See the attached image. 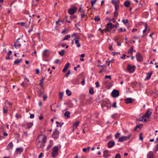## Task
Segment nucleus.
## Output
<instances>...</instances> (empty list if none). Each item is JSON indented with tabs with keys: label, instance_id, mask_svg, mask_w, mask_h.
I'll return each instance as SVG.
<instances>
[{
	"label": "nucleus",
	"instance_id": "1",
	"mask_svg": "<svg viewBox=\"0 0 158 158\" xmlns=\"http://www.w3.org/2000/svg\"><path fill=\"white\" fill-rule=\"evenodd\" d=\"M46 141V137L44 135L40 134L38 135L36 140L37 147L39 148H43L45 145Z\"/></svg>",
	"mask_w": 158,
	"mask_h": 158
},
{
	"label": "nucleus",
	"instance_id": "2",
	"mask_svg": "<svg viewBox=\"0 0 158 158\" xmlns=\"http://www.w3.org/2000/svg\"><path fill=\"white\" fill-rule=\"evenodd\" d=\"M132 135L131 134H130L127 136H123L119 137L118 139V141L123 142L124 141L129 139Z\"/></svg>",
	"mask_w": 158,
	"mask_h": 158
},
{
	"label": "nucleus",
	"instance_id": "3",
	"mask_svg": "<svg viewBox=\"0 0 158 158\" xmlns=\"http://www.w3.org/2000/svg\"><path fill=\"white\" fill-rule=\"evenodd\" d=\"M151 114V111L148 110L145 114L142 116V118L144 120V122H147V119L149 118L150 115Z\"/></svg>",
	"mask_w": 158,
	"mask_h": 158
},
{
	"label": "nucleus",
	"instance_id": "4",
	"mask_svg": "<svg viewBox=\"0 0 158 158\" xmlns=\"http://www.w3.org/2000/svg\"><path fill=\"white\" fill-rule=\"evenodd\" d=\"M135 66L133 65L128 64L127 66V70L130 73H132L134 72L135 70Z\"/></svg>",
	"mask_w": 158,
	"mask_h": 158
},
{
	"label": "nucleus",
	"instance_id": "5",
	"mask_svg": "<svg viewBox=\"0 0 158 158\" xmlns=\"http://www.w3.org/2000/svg\"><path fill=\"white\" fill-rule=\"evenodd\" d=\"M77 8L76 7L70 8L68 10V13L71 15H73L76 12Z\"/></svg>",
	"mask_w": 158,
	"mask_h": 158
},
{
	"label": "nucleus",
	"instance_id": "6",
	"mask_svg": "<svg viewBox=\"0 0 158 158\" xmlns=\"http://www.w3.org/2000/svg\"><path fill=\"white\" fill-rule=\"evenodd\" d=\"M119 95V91L116 90L114 89L112 92V96L114 98H116Z\"/></svg>",
	"mask_w": 158,
	"mask_h": 158
},
{
	"label": "nucleus",
	"instance_id": "7",
	"mask_svg": "<svg viewBox=\"0 0 158 158\" xmlns=\"http://www.w3.org/2000/svg\"><path fill=\"white\" fill-rule=\"evenodd\" d=\"M113 27V24L111 23H109L107 24L106 30L107 31H110Z\"/></svg>",
	"mask_w": 158,
	"mask_h": 158
},
{
	"label": "nucleus",
	"instance_id": "8",
	"mask_svg": "<svg viewBox=\"0 0 158 158\" xmlns=\"http://www.w3.org/2000/svg\"><path fill=\"white\" fill-rule=\"evenodd\" d=\"M136 58L138 62H141L143 60V57L142 56L139 52H137L136 54Z\"/></svg>",
	"mask_w": 158,
	"mask_h": 158
},
{
	"label": "nucleus",
	"instance_id": "9",
	"mask_svg": "<svg viewBox=\"0 0 158 158\" xmlns=\"http://www.w3.org/2000/svg\"><path fill=\"white\" fill-rule=\"evenodd\" d=\"M59 134V131L57 129H55L53 133L52 136L55 139H57L58 137Z\"/></svg>",
	"mask_w": 158,
	"mask_h": 158
},
{
	"label": "nucleus",
	"instance_id": "10",
	"mask_svg": "<svg viewBox=\"0 0 158 158\" xmlns=\"http://www.w3.org/2000/svg\"><path fill=\"white\" fill-rule=\"evenodd\" d=\"M114 145L115 142L113 140L110 141L107 143V146L109 148L113 147Z\"/></svg>",
	"mask_w": 158,
	"mask_h": 158
},
{
	"label": "nucleus",
	"instance_id": "11",
	"mask_svg": "<svg viewBox=\"0 0 158 158\" xmlns=\"http://www.w3.org/2000/svg\"><path fill=\"white\" fill-rule=\"evenodd\" d=\"M48 50L47 49H45L43 52L42 53V55L44 57H47L48 56Z\"/></svg>",
	"mask_w": 158,
	"mask_h": 158
},
{
	"label": "nucleus",
	"instance_id": "12",
	"mask_svg": "<svg viewBox=\"0 0 158 158\" xmlns=\"http://www.w3.org/2000/svg\"><path fill=\"white\" fill-rule=\"evenodd\" d=\"M147 158H154V154L152 151L149 152L147 155Z\"/></svg>",
	"mask_w": 158,
	"mask_h": 158
},
{
	"label": "nucleus",
	"instance_id": "13",
	"mask_svg": "<svg viewBox=\"0 0 158 158\" xmlns=\"http://www.w3.org/2000/svg\"><path fill=\"white\" fill-rule=\"evenodd\" d=\"M124 100L127 104L132 103L133 101V100L131 98H127Z\"/></svg>",
	"mask_w": 158,
	"mask_h": 158
},
{
	"label": "nucleus",
	"instance_id": "14",
	"mask_svg": "<svg viewBox=\"0 0 158 158\" xmlns=\"http://www.w3.org/2000/svg\"><path fill=\"white\" fill-rule=\"evenodd\" d=\"M152 71L149 72L147 73L146 77L145 79V80H147L149 79L150 78V77L152 75Z\"/></svg>",
	"mask_w": 158,
	"mask_h": 158
},
{
	"label": "nucleus",
	"instance_id": "15",
	"mask_svg": "<svg viewBox=\"0 0 158 158\" xmlns=\"http://www.w3.org/2000/svg\"><path fill=\"white\" fill-rule=\"evenodd\" d=\"M70 65V64L69 63H68L66 64L63 70V72H65L67 70Z\"/></svg>",
	"mask_w": 158,
	"mask_h": 158
},
{
	"label": "nucleus",
	"instance_id": "16",
	"mask_svg": "<svg viewBox=\"0 0 158 158\" xmlns=\"http://www.w3.org/2000/svg\"><path fill=\"white\" fill-rule=\"evenodd\" d=\"M109 151L107 150H105L103 152V156L105 158H107L109 157V155L108 154Z\"/></svg>",
	"mask_w": 158,
	"mask_h": 158
},
{
	"label": "nucleus",
	"instance_id": "17",
	"mask_svg": "<svg viewBox=\"0 0 158 158\" xmlns=\"http://www.w3.org/2000/svg\"><path fill=\"white\" fill-rule=\"evenodd\" d=\"M13 145L12 142H10L9 144H8L7 148L8 150H9L10 149H12L13 148Z\"/></svg>",
	"mask_w": 158,
	"mask_h": 158
},
{
	"label": "nucleus",
	"instance_id": "18",
	"mask_svg": "<svg viewBox=\"0 0 158 158\" xmlns=\"http://www.w3.org/2000/svg\"><path fill=\"white\" fill-rule=\"evenodd\" d=\"M70 113L69 111H66L64 113V115L67 118H70Z\"/></svg>",
	"mask_w": 158,
	"mask_h": 158
},
{
	"label": "nucleus",
	"instance_id": "19",
	"mask_svg": "<svg viewBox=\"0 0 158 158\" xmlns=\"http://www.w3.org/2000/svg\"><path fill=\"white\" fill-rule=\"evenodd\" d=\"M23 60L22 59H17L14 62V64L15 65L17 64L20 63Z\"/></svg>",
	"mask_w": 158,
	"mask_h": 158
},
{
	"label": "nucleus",
	"instance_id": "20",
	"mask_svg": "<svg viewBox=\"0 0 158 158\" xmlns=\"http://www.w3.org/2000/svg\"><path fill=\"white\" fill-rule=\"evenodd\" d=\"M74 40H75V44L77 45V47H80V44L79 43V41L78 40L76 39V38H75L74 39Z\"/></svg>",
	"mask_w": 158,
	"mask_h": 158
},
{
	"label": "nucleus",
	"instance_id": "21",
	"mask_svg": "<svg viewBox=\"0 0 158 158\" xmlns=\"http://www.w3.org/2000/svg\"><path fill=\"white\" fill-rule=\"evenodd\" d=\"M52 150H53V151H52L53 152H54L58 153V152L59 150V148H58V147L57 146H54L52 148Z\"/></svg>",
	"mask_w": 158,
	"mask_h": 158
},
{
	"label": "nucleus",
	"instance_id": "22",
	"mask_svg": "<svg viewBox=\"0 0 158 158\" xmlns=\"http://www.w3.org/2000/svg\"><path fill=\"white\" fill-rule=\"evenodd\" d=\"M112 3L114 6L118 5L119 2V0L116 1L115 0H112Z\"/></svg>",
	"mask_w": 158,
	"mask_h": 158
},
{
	"label": "nucleus",
	"instance_id": "23",
	"mask_svg": "<svg viewBox=\"0 0 158 158\" xmlns=\"http://www.w3.org/2000/svg\"><path fill=\"white\" fill-rule=\"evenodd\" d=\"M23 151V149L22 148H17L16 149V152L17 153H20Z\"/></svg>",
	"mask_w": 158,
	"mask_h": 158
},
{
	"label": "nucleus",
	"instance_id": "24",
	"mask_svg": "<svg viewBox=\"0 0 158 158\" xmlns=\"http://www.w3.org/2000/svg\"><path fill=\"white\" fill-rule=\"evenodd\" d=\"M130 2L129 1H126L124 3V5L126 7H128L130 5Z\"/></svg>",
	"mask_w": 158,
	"mask_h": 158
},
{
	"label": "nucleus",
	"instance_id": "25",
	"mask_svg": "<svg viewBox=\"0 0 158 158\" xmlns=\"http://www.w3.org/2000/svg\"><path fill=\"white\" fill-rule=\"evenodd\" d=\"M79 124V121H78L74 123L73 125V127L74 128H76Z\"/></svg>",
	"mask_w": 158,
	"mask_h": 158
},
{
	"label": "nucleus",
	"instance_id": "26",
	"mask_svg": "<svg viewBox=\"0 0 158 158\" xmlns=\"http://www.w3.org/2000/svg\"><path fill=\"white\" fill-rule=\"evenodd\" d=\"M133 48L134 46H132L129 49V50L128 51V53H130L131 54H132L133 52Z\"/></svg>",
	"mask_w": 158,
	"mask_h": 158
},
{
	"label": "nucleus",
	"instance_id": "27",
	"mask_svg": "<svg viewBox=\"0 0 158 158\" xmlns=\"http://www.w3.org/2000/svg\"><path fill=\"white\" fill-rule=\"evenodd\" d=\"M33 125V124L32 123H27V129H29Z\"/></svg>",
	"mask_w": 158,
	"mask_h": 158
},
{
	"label": "nucleus",
	"instance_id": "28",
	"mask_svg": "<svg viewBox=\"0 0 158 158\" xmlns=\"http://www.w3.org/2000/svg\"><path fill=\"white\" fill-rule=\"evenodd\" d=\"M44 90L42 89L40 90L38 93V96L39 97H41L44 94Z\"/></svg>",
	"mask_w": 158,
	"mask_h": 158
},
{
	"label": "nucleus",
	"instance_id": "29",
	"mask_svg": "<svg viewBox=\"0 0 158 158\" xmlns=\"http://www.w3.org/2000/svg\"><path fill=\"white\" fill-rule=\"evenodd\" d=\"M91 118L92 119L94 120L95 119V118H96L97 117L98 115L96 114H92V115H91Z\"/></svg>",
	"mask_w": 158,
	"mask_h": 158
},
{
	"label": "nucleus",
	"instance_id": "30",
	"mask_svg": "<svg viewBox=\"0 0 158 158\" xmlns=\"http://www.w3.org/2000/svg\"><path fill=\"white\" fill-rule=\"evenodd\" d=\"M58 153L54 152H52V157L55 158L56 157V156L58 155Z\"/></svg>",
	"mask_w": 158,
	"mask_h": 158
},
{
	"label": "nucleus",
	"instance_id": "31",
	"mask_svg": "<svg viewBox=\"0 0 158 158\" xmlns=\"http://www.w3.org/2000/svg\"><path fill=\"white\" fill-rule=\"evenodd\" d=\"M67 105L69 107H73V103L71 102H69L67 103Z\"/></svg>",
	"mask_w": 158,
	"mask_h": 158
},
{
	"label": "nucleus",
	"instance_id": "32",
	"mask_svg": "<svg viewBox=\"0 0 158 158\" xmlns=\"http://www.w3.org/2000/svg\"><path fill=\"white\" fill-rule=\"evenodd\" d=\"M148 24L147 23H145L144 24L145 29L143 31V32L145 33L147 31V29L148 28Z\"/></svg>",
	"mask_w": 158,
	"mask_h": 158
},
{
	"label": "nucleus",
	"instance_id": "33",
	"mask_svg": "<svg viewBox=\"0 0 158 158\" xmlns=\"http://www.w3.org/2000/svg\"><path fill=\"white\" fill-rule=\"evenodd\" d=\"M66 92L68 96H70L71 95V93L70 91L68 89H67L66 90Z\"/></svg>",
	"mask_w": 158,
	"mask_h": 158
},
{
	"label": "nucleus",
	"instance_id": "34",
	"mask_svg": "<svg viewBox=\"0 0 158 158\" xmlns=\"http://www.w3.org/2000/svg\"><path fill=\"white\" fill-rule=\"evenodd\" d=\"M65 50H62L61 51L59 52V54L61 56H63L64 54Z\"/></svg>",
	"mask_w": 158,
	"mask_h": 158
},
{
	"label": "nucleus",
	"instance_id": "35",
	"mask_svg": "<svg viewBox=\"0 0 158 158\" xmlns=\"http://www.w3.org/2000/svg\"><path fill=\"white\" fill-rule=\"evenodd\" d=\"M59 98L60 100H62L63 96V93L62 92H60L59 94Z\"/></svg>",
	"mask_w": 158,
	"mask_h": 158
},
{
	"label": "nucleus",
	"instance_id": "36",
	"mask_svg": "<svg viewBox=\"0 0 158 158\" xmlns=\"http://www.w3.org/2000/svg\"><path fill=\"white\" fill-rule=\"evenodd\" d=\"M100 20V18L98 16H96L94 19V20L95 22H98Z\"/></svg>",
	"mask_w": 158,
	"mask_h": 158
},
{
	"label": "nucleus",
	"instance_id": "37",
	"mask_svg": "<svg viewBox=\"0 0 158 158\" xmlns=\"http://www.w3.org/2000/svg\"><path fill=\"white\" fill-rule=\"evenodd\" d=\"M114 119H116L118 118L117 114H114L111 116Z\"/></svg>",
	"mask_w": 158,
	"mask_h": 158
},
{
	"label": "nucleus",
	"instance_id": "38",
	"mask_svg": "<svg viewBox=\"0 0 158 158\" xmlns=\"http://www.w3.org/2000/svg\"><path fill=\"white\" fill-rule=\"evenodd\" d=\"M70 37V35H68L65 36V37L63 39V40H68Z\"/></svg>",
	"mask_w": 158,
	"mask_h": 158
},
{
	"label": "nucleus",
	"instance_id": "39",
	"mask_svg": "<svg viewBox=\"0 0 158 158\" xmlns=\"http://www.w3.org/2000/svg\"><path fill=\"white\" fill-rule=\"evenodd\" d=\"M118 15V12L117 11H115L114 14V18H116Z\"/></svg>",
	"mask_w": 158,
	"mask_h": 158
},
{
	"label": "nucleus",
	"instance_id": "40",
	"mask_svg": "<svg viewBox=\"0 0 158 158\" xmlns=\"http://www.w3.org/2000/svg\"><path fill=\"white\" fill-rule=\"evenodd\" d=\"M89 94H93L94 93L93 89L92 88L90 89L89 90Z\"/></svg>",
	"mask_w": 158,
	"mask_h": 158
},
{
	"label": "nucleus",
	"instance_id": "41",
	"mask_svg": "<svg viewBox=\"0 0 158 158\" xmlns=\"http://www.w3.org/2000/svg\"><path fill=\"white\" fill-rule=\"evenodd\" d=\"M120 135V133L118 132L115 135V138L116 139H117L118 138Z\"/></svg>",
	"mask_w": 158,
	"mask_h": 158
},
{
	"label": "nucleus",
	"instance_id": "42",
	"mask_svg": "<svg viewBox=\"0 0 158 158\" xmlns=\"http://www.w3.org/2000/svg\"><path fill=\"white\" fill-rule=\"evenodd\" d=\"M97 1V0H93L91 1V3L92 7H93V5L96 3Z\"/></svg>",
	"mask_w": 158,
	"mask_h": 158
},
{
	"label": "nucleus",
	"instance_id": "43",
	"mask_svg": "<svg viewBox=\"0 0 158 158\" xmlns=\"http://www.w3.org/2000/svg\"><path fill=\"white\" fill-rule=\"evenodd\" d=\"M16 117L18 118H21V116L20 114H17L15 115Z\"/></svg>",
	"mask_w": 158,
	"mask_h": 158
},
{
	"label": "nucleus",
	"instance_id": "44",
	"mask_svg": "<svg viewBox=\"0 0 158 158\" xmlns=\"http://www.w3.org/2000/svg\"><path fill=\"white\" fill-rule=\"evenodd\" d=\"M110 104L108 102H106L105 105V106H106L107 107H110Z\"/></svg>",
	"mask_w": 158,
	"mask_h": 158
},
{
	"label": "nucleus",
	"instance_id": "45",
	"mask_svg": "<svg viewBox=\"0 0 158 158\" xmlns=\"http://www.w3.org/2000/svg\"><path fill=\"white\" fill-rule=\"evenodd\" d=\"M139 139L141 141H142L143 140V138L142 137V134L141 133H140L139 134Z\"/></svg>",
	"mask_w": 158,
	"mask_h": 158
},
{
	"label": "nucleus",
	"instance_id": "46",
	"mask_svg": "<svg viewBox=\"0 0 158 158\" xmlns=\"http://www.w3.org/2000/svg\"><path fill=\"white\" fill-rule=\"evenodd\" d=\"M115 158H121L120 154L119 153L115 155Z\"/></svg>",
	"mask_w": 158,
	"mask_h": 158
},
{
	"label": "nucleus",
	"instance_id": "47",
	"mask_svg": "<svg viewBox=\"0 0 158 158\" xmlns=\"http://www.w3.org/2000/svg\"><path fill=\"white\" fill-rule=\"evenodd\" d=\"M70 73V70H69L68 73L65 75V76L67 77H68Z\"/></svg>",
	"mask_w": 158,
	"mask_h": 158
},
{
	"label": "nucleus",
	"instance_id": "48",
	"mask_svg": "<svg viewBox=\"0 0 158 158\" xmlns=\"http://www.w3.org/2000/svg\"><path fill=\"white\" fill-rule=\"evenodd\" d=\"M81 18H82L83 17H84L85 15L84 14V10H83L81 11Z\"/></svg>",
	"mask_w": 158,
	"mask_h": 158
},
{
	"label": "nucleus",
	"instance_id": "49",
	"mask_svg": "<svg viewBox=\"0 0 158 158\" xmlns=\"http://www.w3.org/2000/svg\"><path fill=\"white\" fill-rule=\"evenodd\" d=\"M52 145V144H49L47 148V150H48L49 149Z\"/></svg>",
	"mask_w": 158,
	"mask_h": 158
},
{
	"label": "nucleus",
	"instance_id": "50",
	"mask_svg": "<svg viewBox=\"0 0 158 158\" xmlns=\"http://www.w3.org/2000/svg\"><path fill=\"white\" fill-rule=\"evenodd\" d=\"M122 21L125 24L128 23V20L127 19H126L125 21L124 20H123Z\"/></svg>",
	"mask_w": 158,
	"mask_h": 158
},
{
	"label": "nucleus",
	"instance_id": "51",
	"mask_svg": "<svg viewBox=\"0 0 158 158\" xmlns=\"http://www.w3.org/2000/svg\"><path fill=\"white\" fill-rule=\"evenodd\" d=\"M105 79H106L107 78H108L110 79H111V77L110 75H106V76H105Z\"/></svg>",
	"mask_w": 158,
	"mask_h": 158
},
{
	"label": "nucleus",
	"instance_id": "52",
	"mask_svg": "<svg viewBox=\"0 0 158 158\" xmlns=\"http://www.w3.org/2000/svg\"><path fill=\"white\" fill-rule=\"evenodd\" d=\"M137 84V83L135 82H133L131 83V85L132 87H134L135 85Z\"/></svg>",
	"mask_w": 158,
	"mask_h": 158
},
{
	"label": "nucleus",
	"instance_id": "53",
	"mask_svg": "<svg viewBox=\"0 0 158 158\" xmlns=\"http://www.w3.org/2000/svg\"><path fill=\"white\" fill-rule=\"evenodd\" d=\"M116 104V102H114L112 106L115 108H116L117 107Z\"/></svg>",
	"mask_w": 158,
	"mask_h": 158
},
{
	"label": "nucleus",
	"instance_id": "54",
	"mask_svg": "<svg viewBox=\"0 0 158 158\" xmlns=\"http://www.w3.org/2000/svg\"><path fill=\"white\" fill-rule=\"evenodd\" d=\"M95 85H96V87H99V84L98 82L97 81L95 82Z\"/></svg>",
	"mask_w": 158,
	"mask_h": 158
},
{
	"label": "nucleus",
	"instance_id": "55",
	"mask_svg": "<svg viewBox=\"0 0 158 158\" xmlns=\"http://www.w3.org/2000/svg\"><path fill=\"white\" fill-rule=\"evenodd\" d=\"M18 24L20 25L21 26H24L25 23L24 22H22L18 23Z\"/></svg>",
	"mask_w": 158,
	"mask_h": 158
},
{
	"label": "nucleus",
	"instance_id": "56",
	"mask_svg": "<svg viewBox=\"0 0 158 158\" xmlns=\"http://www.w3.org/2000/svg\"><path fill=\"white\" fill-rule=\"evenodd\" d=\"M155 152H156L158 151V145H156L155 147Z\"/></svg>",
	"mask_w": 158,
	"mask_h": 158
},
{
	"label": "nucleus",
	"instance_id": "57",
	"mask_svg": "<svg viewBox=\"0 0 158 158\" xmlns=\"http://www.w3.org/2000/svg\"><path fill=\"white\" fill-rule=\"evenodd\" d=\"M119 25V24L118 23H117L115 25H113V27H115L116 28H117L118 27Z\"/></svg>",
	"mask_w": 158,
	"mask_h": 158
},
{
	"label": "nucleus",
	"instance_id": "58",
	"mask_svg": "<svg viewBox=\"0 0 158 158\" xmlns=\"http://www.w3.org/2000/svg\"><path fill=\"white\" fill-rule=\"evenodd\" d=\"M44 81H40V85L41 87H42L43 86Z\"/></svg>",
	"mask_w": 158,
	"mask_h": 158
},
{
	"label": "nucleus",
	"instance_id": "59",
	"mask_svg": "<svg viewBox=\"0 0 158 158\" xmlns=\"http://www.w3.org/2000/svg\"><path fill=\"white\" fill-rule=\"evenodd\" d=\"M140 127V125H137L134 128V130H136V129L138 128H139Z\"/></svg>",
	"mask_w": 158,
	"mask_h": 158
},
{
	"label": "nucleus",
	"instance_id": "60",
	"mask_svg": "<svg viewBox=\"0 0 158 158\" xmlns=\"http://www.w3.org/2000/svg\"><path fill=\"white\" fill-rule=\"evenodd\" d=\"M126 56V55L125 54H123L122 57H121V59H125V57Z\"/></svg>",
	"mask_w": 158,
	"mask_h": 158
},
{
	"label": "nucleus",
	"instance_id": "61",
	"mask_svg": "<svg viewBox=\"0 0 158 158\" xmlns=\"http://www.w3.org/2000/svg\"><path fill=\"white\" fill-rule=\"evenodd\" d=\"M36 73L37 74H39L40 73V70L39 69H37L35 70Z\"/></svg>",
	"mask_w": 158,
	"mask_h": 158
},
{
	"label": "nucleus",
	"instance_id": "62",
	"mask_svg": "<svg viewBox=\"0 0 158 158\" xmlns=\"http://www.w3.org/2000/svg\"><path fill=\"white\" fill-rule=\"evenodd\" d=\"M12 52L11 51H9L8 53V56H10L11 54H12Z\"/></svg>",
	"mask_w": 158,
	"mask_h": 158
},
{
	"label": "nucleus",
	"instance_id": "63",
	"mask_svg": "<svg viewBox=\"0 0 158 158\" xmlns=\"http://www.w3.org/2000/svg\"><path fill=\"white\" fill-rule=\"evenodd\" d=\"M47 98V96L46 95H45L43 96V100L44 101H45Z\"/></svg>",
	"mask_w": 158,
	"mask_h": 158
},
{
	"label": "nucleus",
	"instance_id": "64",
	"mask_svg": "<svg viewBox=\"0 0 158 158\" xmlns=\"http://www.w3.org/2000/svg\"><path fill=\"white\" fill-rule=\"evenodd\" d=\"M3 113H4V114H6L7 112V110H5V107H3Z\"/></svg>",
	"mask_w": 158,
	"mask_h": 158
}]
</instances>
